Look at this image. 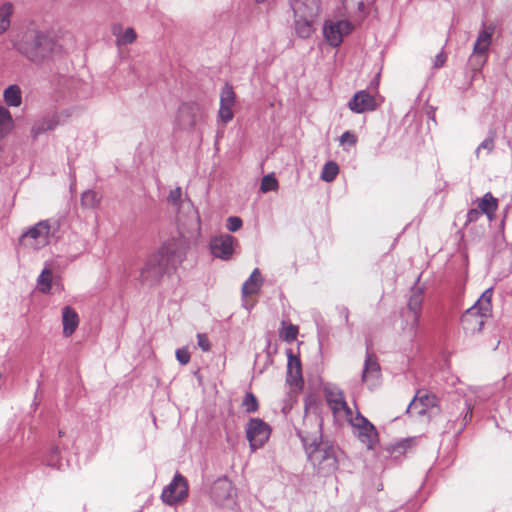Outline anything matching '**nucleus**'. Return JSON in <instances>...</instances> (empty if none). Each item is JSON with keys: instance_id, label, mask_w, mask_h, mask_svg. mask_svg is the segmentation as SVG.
<instances>
[{"instance_id": "10", "label": "nucleus", "mask_w": 512, "mask_h": 512, "mask_svg": "<svg viewBox=\"0 0 512 512\" xmlns=\"http://www.w3.org/2000/svg\"><path fill=\"white\" fill-rule=\"evenodd\" d=\"M423 299V290L421 288H414L411 290V294L407 303L408 311L403 313V316L407 317V324L404 329L408 330L411 335L415 334L419 325Z\"/></svg>"}, {"instance_id": "34", "label": "nucleus", "mask_w": 512, "mask_h": 512, "mask_svg": "<svg viewBox=\"0 0 512 512\" xmlns=\"http://www.w3.org/2000/svg\"><path fill=\"white\" fill-rule=\"evenodd\" d=\"M278 186V180L276 179L274 174H267L261 180L260 190L263 193L276 191L278 189Z\"/></svg>"}, {"instance_id": "5", "label": "nucleus", "mask_w": 512, "mask_h": 512, "mask_svg": "<svg viewBox=\"0 0 512 512\" xmlns=\"http://www.w3.org/2000/svg\"><path fill=\"white\" fill-rule=\"evenodd\" d=\"M207 112L205 107L196 101L183 102L177 111L174 126L181 131L192 132L205 123Z\"/></svg>"}, {"instance_id": "17", "label": "nucleus", "mask_w": 512, "mask_h": 512, "mask_svg": "<svg viewBox=\"0 0 512 512\" xmlns=\"http://www.w3.org/2000/svg\"><path fill=\"white\" fill-rule=\"evenodd\" d=\"M59 125V117L54 115H48L41 119L34 121L31 127V137L36 140L39 136L53 131Z\"/></svg>"}, {"instance_id": "43", "label": "nucleus", "mask_w": 512, "mask_h": 512, "mask_svg": "<svg viewBox=\"0 0 512 512\" xmlns=\"http://www.w3.org/2000/svg\"><path fill=\"white\" fill-rule=\"evenodd\" d=\"M182 191L180 187H176L175 189H172L168 195V202L174 206L180 205V199H181Z\"/></svg>"}, {"instance_id": "1", "label": "nucleus", "mask_w": 512, "mask_h": 512, "mask_svg": "<svg viewBox=\"0 0 512 512\" xmlns=\"http://www.w3.org/2000/svg\"><path fill=\"white\" fill-rule=\"evenodd\" d=\"M297 434L301 439L308 461L322 476L333 474L338 468L337 448L335 445L323 438L322 421L315 419V430L307 432L298 430Z\"/></svg>"}, {"instance_id": "53", "label": "nucleus", "mask_w": 512, "mask_h": 512, "mask_svg": "<svg viewBox=\"0 0 512 512\" xmlns=\"http://www.w3.org/2000/svg\"><path fill=\"white\" fill-rule=\"evenodd\" d=\"M266 1H267V0H255V2H256V3H258V4L264 3V2H266Z\"/></svg>"}, {"instance_id": "6", "label": "nucleus", "mask_w": 512, "mask_h": 512, "mask_svg": "<svg viewBox=\"0 0 512 512\" xmlns=\"http://www.w3.org/2000/svg\"><path fill=\"white\" fill-rule=\"evenodd\" d=\"M54 234L55 229L52 228L51 221L41 220L22 233L20 242L24 246L38 250L48 245Z\"/></svg>"}, {"instance_id": "8", "label": "nucleus", "mask_w": 512, "mask_h": 512, "mask_svg": "<svg viewBox=\"0 0 512 512\" xmlns=\"http://www.w3.org/2000/svg\"><path fill=\"white\" fill-rule=\"evenodd\" d=\"M271 435V427L260 418H251L246 425V437L252 451L261 448Z\"/></svg>"}, {"instance_id": "15", "label": "nucleus", "mask_w": 512, "mask_h": 512, "mask_svg": "<svg viewBox=\"0 0 512 512\" xmlns=\"http://www.w3.org/2000/svg\"><path fill=\"white\" fill-rule=\"evenodd\" d=\"M287 354V374L286 382L295 387L303 385L304 380L302 376L301 361L297 355H295L292 349L286 350Z\"/></svg>"}, {"instance_id": "52", "label": "nucleus", "mask_w": 512, "mask_h": 512, "mask_svg": "<svg viewBox=\"0 0 512 512\" xmlns=\"http://www.w3.org/2000/svg\"><path fill=\"white\" fill-rule=\"evenodd\" d=\"M405 447H406V444L403 442V443H399V444L397 445V448H396V449H398V450L400 451V450H402V449H405Z\"/></svg>"}, {"instance_id": "40", "label": "nucleus", "mask_w": 512, "mask_h": 512, "mask_svg": "<svg viewBox=\"0 0 512 512\" xmlns=\"http://www.w3.org/2000/svg\"><path fill=\"white\" fill-rule=\"evenodd\" d=\"M242 225H243V221L238 216H230V217L227 218L226 228L230 232L238 231L242 227Z\"/></svg>"}, {"instance_id": "44", "label": "nucleus", "mask_w": 512, "mask_h": 512, "mask_svg": "<svg viewBox=\"0 0 512 512\" xmlns=\"http://www.w3.org/2000/svg\"><path fill=\"white\" fill-rule=\"evenodd\" d=\"M482 149L487 150L488 152H491L494 149V139L493 137H487L485 138L477 147L476 149V155L479 156V153Z\"/></svg>"}, {"instance_id": "47", "label": "nucleus", "mask_w": 512, "mask_h": 512, "mask_svg": "<svg viewBox=\"0 0 512 512\" xmlns=\"http://www.w3.org/2000/svg\"><path fill=\"white\" fill-rule=\"evenodd\" d=\"M481 215L482 213L479 209H470L467 212V222H476Z\"/></svg>"}, {"instance_id": "38", "label": "nucleus", "mask_w": 512, "mask_h": 512, "mask_svg": "<svg viewBox=\"0 0 512 512\" xmlns=\"http://www.w3.org/2000/svg\"><path fill=\"white\" fill-rule=\"evenodd\" d=\"M232 108L233 106L220 104L218 118L223 124H227L233 119L234 113Z\"/></svg>"}, {"instance_id": "4", "label": "nucleus", "mask_w": 512, "mask_h": 512, "mask_svg": "<svg viewBox=\"0 0 512 512\" xmlns=\"http://www.w3.org/2000/svg\"><path fill=\"white\" fill-rule=\"evenodd\" d=\"M493 288H487L479 299L461 316V325L466 334L474 335L482 331L485 320L492 315Z\"/></svg>"}, {"instance_id": "33", "label": "nucleus", "mask_w": 512, "mask_h": 512, "mask_svg": "<svg viewBox=\"0 0 512 512\" xmlns=\"http://www.w3.org/2000/svg\"><path fill=\"white\" fill-rule=\"evenodd\" d=\"M220 104L234 106L235 104V92L233 87L226 83L221 89L220 93Z\"/></svg>"}, {"instance_id": "23", "label": "nucleus", "mask_w": 512, "mask_h": 512, "mask_svg": "<svg viewBox=\"0 0 512 512\" xmlns=\"http://www.w3.org/2000/svg\"><path fill=\"white\" fill-rule=\"evenodd\" d=\"M14 127V121L10 111L0 106V137H5Z\"/></svg>"}, {"instance_id": "28", "label": "nucleus", "mask_w": 512, "mask_h": 512, "mask_svg": "<svg viewBox=\"0 0 512 512\" xmlns=\"http://www.w3.org/2000/svg\"><path fill=\"white\" fill-rule=\"evenodd\" d=\"M304 11L301 12V8H298L300 15L306 16L308 18L315 19L320 12V0H305L302 3Z\"/></svg>"}, {"instance_id": "18", "label": "nucleus", "mask_w": 512, "mask_h": 512, "mask_svg": "<svg viewBox=\"0 0 512 512\" xmlns=\"http://www.w3.org/2000/svg\"><path fill=\"white\" fill-rule=\"evenodd\" d=\"M263 281L264 280L262 278L260 270L258 268H255L248 277V279L242 285V296L246 297L248 295L257 294L263 285Z\"/></svg>"}, {"instance_id": "49", "label": "nucleus", "mask_w": 512, "mask_h": 512, "mask_svg": "<svg viewBox=\"0 0 512 512\" xmlns=\"http://www.w3.org/2000/svg\"><path fill=\"white\" fill-rule=\"evenodd\" d=\"M340 316H342L345 320V323H349V309L345 306H341L338 308Z\"/></svg>"}, {"instance_id": "2", "label": "nucleus", "mask_w": 512, "mask_h": 512, "mask_svg": "<svg viewBox=\"0 0 512 512\" xmlns=\"http://www.w3.org/2000/svg\"><path fill=\"white\" fill-rule=\"evenodd\" d=\"M17 51L34 64H42L56 52L58 45L55 39L42 31L26 32L15 44Z\"/></svg>"}, {"instance_id": "19", "label": "nucleus", "mask_w": 512, "mask_h": 512, "mask_svg": "<svg viewBox=\"0 0 512 512\" xmlns=\"http://www.w3.org/2000/svg\"><path fill=\"white\" fill-rule=\"evenodd\" d=\"M62 323L63 334L68 337L71 336L79 324V316L77 312L70 306H65L62 309Z\"/></svg>"}, {"instance_id": "51", "label": "nucleus", "mask_w": 512, "mask_h": 512, "mask_svg": "<svg viewBox=\"0 0 512 512\" xmlns=\"http://www.w3.org/2000/svg\"><path fill=\"white\" fill-rule=\"evenodd\" d=\"M417 399H418V396L415 395L414 398L409 403L407 409H406L407 413H409L412 410L413 407H417V404H416Z\"/></svg>"}, {"instance_id": "50", "label": "nucleus", "mask_w": 512, "mask_h": 512, "mask_svg": "<svg viewBox=\"0 0 512 512\" xmlns=\"http://www.w3.org/2000/svg\"><path fill=\"white\" fill-rule=\"evenodd\" d=\"M428 399V396L427 395H424V396H421L419 398V401H420V408L419 410L417 411L418 414L422 415V414H425L426 413V404H424V401Z\"/></svg>"}, {"instance_id": "16", "label": "nucleus", "mask_w": 512, "mask_h": 512, "mask_svg": "<svg viewBox=\"0 0 512 512\" xmlns=\"http://www.w3.org/2000/svg\"><path fill=\"white\" fill-rule=\"evenodd\" d=\"M232 491L231 481L227 477H219L212 484L211 497L216 504H222L231 497Z\"/></svg>"}, {"instance_id": "35", "label": "nucleus", "mask_w": 512, "mask_h": 512, "mask_svg": "<svg viewBox=\"0 0 512 512\" xmlns=\"http://www.w3.org/2000/svg\"><path fill=\"white\" fill-rule=\"evenodd\" d=\"M487 55L472 53L468 60V65L474 71H480L483 65L486 63Z\"/></svg>"}, {"instance_id": "9", "label": "nucleus", "mask_w": 512, "mask_h": 512, "mask_svg": "<svg viewBox=\"0 0 512 512\" xmlns=\"http://www.w3.org/2000/svg\"><path fill=\"white\" fill-rule=\"evenodd\" d=\"M237 239L230 234H220L211 237L209 249L213 257L223 261H229L233 258Z\"/></svg>"}, {"instance_id": "42", "label": "nucleus", "mask_w": 512, "mask_h": 512, "mask_svg": "<svg viewBox=\"0 0 512 512\" xmlns=\"http://www.w3.org/2000/svg\"><path fill=\"white\" fill-rule=\"evenodd\" d=\"M175 355L177 361L182 365H186L190 361V353L186 347L177 349Z\"/></svg>"}, {"instance_id": "36", "label": "nucleus", "mask_w": 512, "mask_h": 512, "mask_svg": "<svg viewBox=\"0 0 512 512\" xmlns=\"http://www.w3.org/2000/svg\"><path fill=\"white\" fill-rule=\"evenodd\" d=\"M316 327H317V340H318L319 350H322L325 341L329 337V329L326 327L323 320L316 321Z\"/></svg>"}, {"instance_id": "45", "label": "nucleus", "mask_w": 512, "mask_h": 512, "mask_svg": "<svg viewBox=\"0 0 512 512\" xmlns=\"http://www.w3.org/2000/svg\"><path fill=\"white\" fill-rule=\"evenodd\" d=\"M197 344L202 349V351L207 352L210 350V341L206 334L199 333L197 334Z\"/></svg>"}, {"instance_id": "29", "label": "nucleus", "mask_w": 512, "mask_h": 512, "mask_svg": "<svg viewBox=\"0 0 512 512\" xmlns=\"http://www.w3.org/2000/svg\"><path fill=\"white\" fill-rule=\"evenodd\" d=\"M328 402L330 403L334 412L345 411L347 414L351 413V410L348 407L342 392L331 395L328 398Z\"/></svg>"}, {"instance_id": "26", "label": "nucleus", "mask_w": 512, "mask_h": 512, "mask_svg": "<svg viewBox=\"0 0 512 512\" xmlns=\"http://www.w3.org/2000/svg\"><path fill=\"white\" fill-rule=\"evenodd\" d=\"M473 415V404L470 399H465L464 406L457 420L461 421V425L457 431L460 435L466 428L467 424L471 421Z\"/></svg>"}, {"instance_id": "32", "label": "nucleus", "mask_w": 512, "mask_h": 512, "mask_svg": "<svg viewBox=\"0 0 512 512\" xmlns=\"http://www.w3.org/2000/svg\"><path fill=\"white\" fill-rule=\"evenodd\" d=\"M242 407L245 410V412L249 414L254 413L258 410L259 403L256 396L252 392H246L242 400Z\"/></svg>"}, {"instance_id": "7", "label": "nucleus", "mask_w": 512, "mask_h": 512, "mask_svg": "<svg viewBox=\"0 0 512 512\" xmlns=\"http://www.w3.org/2000/svg\"><path fill=\"white\" fill-rule=\"evenodd\" d=\"M189 495V484L187 479L179 472H176L171 482L165 486L160 495L161 501L170 507L182 503Z\"/></svg>"}, {"instance_id": "41", "label": "nucleus", "mask_w": 512, "mask_h": 512, "mask_svg": "<svg viewBox=\"0 0 512 512\" xmlns=\"http://www.w3.org/2000/svg\"><path fill=\"white\" fill-rule=\"evenodd\" d=\"M136 39V33L133 28H127L125 32L118 37L117 41L120 44H131Z\"/></svg>"}, {"instance_id": "27", "label": "nucleus", "mask_w": 512, "mask_h": 512, "mask_svg": "<svg viewBox=\"0 0 512 512\" xmlns=\"http://www.w3.org/2000/svg\"><path fill=\"white\" fill-rule=\"evenodd\" d=\"M61 450L58 444H52L48 453L44 457L43 462L52 468H60L61 466Z\"/></svg>"}, {"instance_id": "37", "label": "nucleus", "mask_w": 512, "mask_h": 512, "mask_svg": "<svg viewBox=\"0 0 512 512\" xmlns=\"http://www.w3.org/2000/svg\"><path fill=\"white\" fill-rule=\"evenodd\" d=\"M81 203L85 207H95L99 203L98 194L92 190L83 192L81 195Z\"/></svg>"}, {"instance_id": "12", "label": "nucleus", "mask_w": 512, "mask_h": 512, "mask_svg": "<svg viewBox=\"0 0 512 512\" xmlns=\"http://www.w3.org/2000/svg\"><path fill=\"white\" fill-rule=\"evenodd\" d=\"M381 377V368L377 361V358L369 352L367 348L366 356L364 360L363 370L361 374V381L372 390L379 385Z\"/></svg>"}, {"instance_id": "46", "label": "nucleus", "mask_w": 512, "mask_h": 512, "mask_svg": "<svg viewBox=\"0 0 512 512\" xmlns=\"http://www.w3.org/2000/svg\"><path fill=\"white\" fill-rule=\"evenodd\" d=\"M356 141H357V138L356 136L354 135V133H352L351 131H345L341 136H340V143L341 144H349L350 146H353L356 144Z\"/></svg>"}, {"instance_id": "39", "label": "nucleus", "mask_w": 512, "mask_h": 512, "mask_svg": "<svg viewBox=\"0 0 512 512\" xmlns=\"http://www.w3.org/2000/svg\"><path fill=\"white\" fill-rule=\"evenodd\" d=\"M297 334H298V327L293 324L284 326L281 331V337L288 342L294 341L297 337Z\"/></svg>"}, {"instance_id": "48", "label": "nucleus", "mask_w": 512, "mask_h": 512, "mask_svg": "<svg viewBox=\"0 0 512 512\" xmlns=\"http://www.w3.org/2000/svg\"><path fill=\"white\" fill-rule=\"evenodd\" d=\"M445 61H446V56L445 54L441 51L440 53H438L435 58H434V62H433V66L434 68H441L444 64H445Z\"/></svg>"}, {"instance_id": "24", "label": "nucleus", "mask_w": 512, "mask_h": 512, "mask_svg": "<svg viewBox=\"0 0 512 512\" xmlns=\"http://www.w3.org/2000/svg\"><path fill=\"white\" fill-rule=\"evenodd\" d=\"M12 13L13 5L10 2L0 5V35L10 27Z\"/></svg>"}, {"instance_id": "14", "label": "nucleus", "mask_w": 512, "mask_h": 512, "mask_svg": "<svg viewBox=\"0 0 512 512\" xmlns=\"http://www.w3.org/2000/svg\"><path fill=\"white\" fill-rule=\"evenodd\" d=\"M349 109L357 114L373 111L377 107L375 97L366 90H360L348 102Z\"/></svg>"}, {"instance_id": "30", "label": "nucleus", "mask_w": 512, "mask_h": 512, "mask_svg": "<svg viewBox=\"0 0 512 512\" xmlns=\"http://www.w3.org/2000/svg\"><path fill=\"white\" fill-rule=\"evenodd\" d=\"M339 173V166L334 161H328L324 164L321 171V179L325 182H332Z\"/></svg>"}, {"instance_id": "13", "label": "nucleus", "mask_w": 512, "mask_h": 512, "mask_svg": "<svg viewBox=\"0 0 512 512\" xmlns=\"http://www.w3.org/2000/svg\"><path fill=\"white\" fill-rule=\"evenodd\" d=\"M352 424L358 429L361 442L366 444L368 448H373L378 436L375 426L360 413L357 414Z\"/></svg>"}, {"instance_id": "25", "label": "nucleus", "mask_w": 512, "mask_h": 512, "mask_svg": "<svg viewBox=\"0 0 512 512\" xmlns=\"http://www.w3.org/2000/svg\"><path fill=\"white\" fill-rule=\"evenodd\" d=\"M478 207L482 214H486L491 218L497 209V200L490 192H488L482 197Z\"/></svg>"}, {"instance_id": "31", "label": "nucleus", "mask_w": 512, "mask_h": 512, "mask_svg": "<svg viewBox=\"0 0 512 512\" xmlns=\"http://www.w3.org/2000/svg\"><path fill=\"white\" fill-rule=\"evenodd\" d=\"M40 285V291L43 293H49L52 288V272L49 268L45 267L37 279Z\"/></svg>"}, {"instance_id": "22", "label": "nucleus", "mask_w": 512, "mask_h": 512, "mask_svg": "<svg viewBox=\"0 0 512 512\" xmlns=\"http://www.w3.org/2000/svg\"><path fill=\"white\" fill-rule=\"evenodd\" d=\"M492 33L483 29L479 32L476 42L474 43L473 53L487 55V51L491 44Z\"/></svg>"}, {"instance_id": "20", "label": "nucleus", "mask_w": 512, "mask_h": 512, "mask_svg": "<svg viewBox=\"0 0 512 512\" xmlns=\"http://www.w3.org/2000/svg\"><path fill=\"white\" fill-rule=\"evenodd\" d=\"M295 16V32L297 36L302 39L309 38L314 31V19L300 15L299 12H296Z\"/></svg>"}, {"instance_id": "3", "label": "nucleus", "mask_w": 512, "mask_h": 512, "mask_svg": "<svg viewBox=\"0 0 512 512\" xmlns=\"http://www.w3.org/2000/svg\"><path fill=\"white\" fill-rule=\"evenodd\" d=\"M182 262V255L172 246H162L147 259L140 272V281L149 285L160 281L165 273L175 270Z\"/></svg>"}, {"instance_id": "11", "label": "nucleus", "mask_w": 512, "mask_h": 512, "mask_svg": "<svg viewBox=\"0 0 512 512\" xmlns=\"http://www.w3.org/2000/svg\"><path fill=\"white\" fill-rule=\"evenodd\" d=\"M352 30L353 25L348 20L326 21L323 26V35L330 46L338 47L343 37L350 34Z\"/></svg>"}, {"instance_id": "21", "label": "nucleus", "mask_w": 512, "mask_h": 512, "mask_svg": "<svg viewBox=\"0 0 512 512\" xmlns=\"http://www.w3.org/2000/svg\"><path fill=\"white\" fill-rule=\"evenodd\" d=\"M5 103L11 107H19L22 103V92L17 84L9 85L3 92Z\"/></svg>"}]
</instances>
